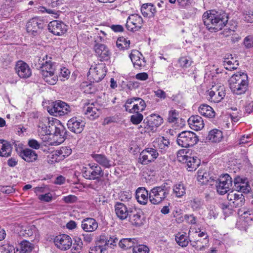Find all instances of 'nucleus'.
Instances as JSON below:
<instances>
[{"label":"nucleus","instance_id":"1","mask_svg":"<svg viewBox=\"0 0 253 253\" xmlns=\"http://www.w3.org/2000/svg\"><path fill=\"white\" fill-rule=\"evenodd\" d=\"M202 18L205 26L211 32L221 30L228 22L227 14L222 11H207L204 12Z\"/></svg>","mask_w":253,"mask_h":253},{"label":"nucleus","instance_id":"2","mask_svg":"<svg viewBox=\"0 0 253 253\" xmlns=\"http://www.w3.org/2000/svg\"><path fill=\"white\" fill-rule=\"evenodd\" d=\"M169 191V187L165 185L154 187L149 192V200L153 205L159 204L167 197Z\"/></svg>","mask_w":253,"mask_h":253},{"label":"nucleus","instance_id":"3","mask_svg":"<svg viewBox=\"0 0 253 253\" xmlns=\"http://www.w3.org/2000/svg\"><path fill=\"white\" fill-rule=\"evenodd\" d=\"M107 68L104 63H98L92 65L89 70L87 78L90 82L98 83L106 76Z\"/></svg>","mask_w":253,"mask_h":253},{"label":"nucleus","instance_id":"4","mask_svg":"<svg viewBox=\"0 0 253 253\" xmlns=\"http://www.w3.org/2000/svg\"><path fill=\"white\" fill-rule=\"evenodd\" d=\"M88 168L83 167L82 173L83 176L86 179L99 181L102 177L104 172L101 167L98 164L93 163L88 165Z\"/></svg>","mask_w":253,"mask_h":253},{"label":"nucleus","instance_id":"5","mask_svg":"<svg viewBox=\"0 0 253 253\" xmlns=\"http://www.w3.org/2000/svg\"><path fill=\"white\" fill-rule=\"evenodd\" d=\"M198 141L196 134L190 131H183L179 133L177 138V143L182 147H189L194 146Z\"/></svg>","mask_w":253,"mask_h":253},{"label":"nucleus","instance_id":"6","mask_svg":"<svg viewBox=\"0 0 253 253\" xmlns=\"http://www.w3.org/2000/svg\"><path fill=\"white\" fill-rule=\"evenodd\" d=\"M47 111L50 115L58 117L68 114L71 111V108L67 103L57 100L48 107Z\"/></svg>","mask_w":253,"mask_h":253},{"label":"nucleus","instance_id":"7","mask_svg":"<svg viewBox=\"0 0 253 253\" xmlns=\"http://www.w3.org/2000/svg\"><path fill=\"white\" fill-rule=\"evenodd\" d=\"M232 185V178L228 174L220 176L215 180L216 190L217 193L220 195H223L227 193L230 190Z\"/></svg>","mask_w":253,"mask_h":253},{"label":"nucleus","instance_id":"8","mask_svg":"<svg viewBox=\"0 0 253 253\" xmlns=\"http://www.w3.org/2000/svg\"><path fill=\"white\" fill-rule=\"evenodd\" d=\"M209 101L218 103L223 99L225 95V89L223 85L216 84L212 85L210 90L208 91Z\"/></svg>","mask_w":253,"mask_h":253},{"label":"nucleus","instance_id":"9","mask_svg":"<svg viewBox=\"0 0 253 253\" xmlns=\"http://www.w3.org/2000/svg\"><path fill=\"white\" fill-rule=\"evenodd\" d=\"M54 121L53 118H40L38 124V132L42 135H50L53 131Z\"/></svg>","mask_w":253,"mask_h":253},{"label":"nucleus","instance_id":"10","mask_svg":"<svg viewBox=\"0 0 253 253\" xmlns=\"http://www.w3.org/2000/svg\"><path fill=\"white\" fill-rule=\"evenodd\" d=\"M159 156L157 149L149 147L143 150L140 154L139 162L142 165H147L154 161Z\"/></svg>","mask_w":253,"mask_h":253},{"label":"nucleus","instance_id":"11","mask_svg":"<svg viewBox=\"0 0 253 253\" xmlns=\"http://www.w3.org/2000/svg\"><path fill=\"white\" fill-rule=\"evenodd\" d=\"M143 24L142 17L138 14H133L127 18L126 27L130 31H137L141 28Z\"/></svg>","mask_w":253,"mask_h":253},{"label":"nucleus","instance_id":"12","mask_svg":"<svg viewBox=\"0 0 253 253\" xmlns=\"http://www.w3.org/2000/svg\"><path fill=\"white\" fill-rule=\"evenodd\" d=\"M43 25L42 20L36 17L33 18L27 23V31L30 35L36 36L40 33Z\"/></svg>","mask_w":253,"mask_h":253},{"label":"nucleus","instance_id":"13","mask_svg":"<svg viewBox=\"0 0 253 253\" xmlns=\"http://www.w3.org/2000/svg\"><path fill=\"white\" fill-rule=\"evenodd\" d=\"M54 243L57 248L62 251L69 249L73 244L71 238L66 234H61L56 236L54 239Z\"/></svg>","mask_w":253,"mask_h":253},{"label":"nucleus","instance_id":"14","mask_svg":"<svg viewBox=\"0 0 253 253\" xmlns=\"http://www.w3.org/2000/svg\"><path fill=\"white\" fill-rule=\"evenodd\" d=\"M94 50L100 61H106L110 59L111 53L106 45L97 43L94 46Z\"/></svg>","mask_w":253,"mask_h":253},{"label":"nucleus","instance_id":"15","mask_svg":"<svg viewBox=\"0 0 253 253\" xmlns=\"http://www.w3.org/2000/svg\"><path fill=\"white\" fill-rule=\"evenodd\" d=\"M16 73L21 78L26 79L32 75L31 70L29 66L25 62L18 61L15 67Z\"/></svg>","mask_w":253,"mask_h":253},{"label":"nucleus","instance_id":"16","mask_svg":"<svg viewBox=\"0 0 253 253\" xmlns=\"http://www.w3.org/2000/svg\"><path fill=\"white\" fill-rule=\"evenodd\" d=\"M85 123L82 120L76 117L70 119L67 123L69 129L75 133H80L84 130Z\"/></svg>","mask_w":253,"mask_h":253},{"label":"nucleus","instance_id":"17","mask_svg":"<svg viewBox=\"0 0 253 253\" xmlns=\"http://www.w3.org/2000/svg\"><path fill=\"white\" fill-rule=\"evenodd\" d=\"M49 31L55 35L60 36L67 31V26L62 22L54 20L48 25Z\"/></svg>","mask_w":253,"mask_h":253},{"label":"nucleus","instance_id":"18","mask_svg":"<svg viewBox=\"0 0 253 253\" xmlns=\"http://www.w3.org/2000/svg\"><path fill=\"white\" fill-rule=\"evenodd\" d=\"M129 57L136 69H140L142 67L145 66L144 58L139 51L137 50H132L129 54Z\"/></svg>","mask_w":253,"mask_h":253},{"label":"nucleus","instance_id":"19","mask_svg":"<svg viewBox=\"0 0 253 253\" xmlns=\"http://www.w3.org/2000/svg\"><path fill=\"white\" fill-rule=\"evenodd\" d=\"M130 209L122 203H117L115 206V211L117 217L121 220L126 219L129 215Z\"/></svg>","mask_w":253,"mask_h":253},{"label":"nucleus","instance_id":"20","mask_svg":"<svg viewBox=\"0 0 253 253\" xmlns=\"http://www.w3.org/2000/svg\"><path fill=\"white\" fill-rule=\"evenodd\" d=\"M238 95L245 93L248 89L249 80L247 74L244 72H238Z\"/></svg>","mask_w":253,"mask_h":253},{"label":"nucleus","instance_id":"21","mask_svg":"<svg viewBox=\"0 0 253 253\" xmlns=\"http://www.w3.org/2000/svg\"><path fill=\"white\" fill-rule=\"evenodd\" d=\"M91 157L96 163L104 168L108 169L113 166V162L105 155L93 154Z\"/></svg>","mask_w":253,"mask_h":253},{"label":"nucleus","instance_id":"22","mask_svg":"<svg viewBox=\"0 0 253 253\" xmlns=\"http://www.w3.org/2000/svg\"><path fill=\"white\" fill-rule=\"evenodd\" d=\"M81 227L84 231L91 232L97 229L98 224L94 218L87 217L82 220Z\"/></svg>","mask_w":253,"mask_h":253},{"label":"nucleus","instance_id":"23","mask_svg":"<svg viewBox=\"0 0 253 253\" xmlns=\"http://www.w3.org/2000/svg\"><path fill=\"white\" fill-rule=\"evenodd\" d=\"M157 12L156 6L152 3H146L142 5L141 12L144 17L153 18Z\"/></svg>","mask_w":253,"mask_h":253},{"label":"nucleus","instance_id":"24","mask_svg":"<svg viewBox=\"0 0 253 253\" xmlns=\"http://www.w3.org/2000/svg\"><path fill=\"white\" fill-rule=\"evenodd\" d=\"M179 159L180 161L187 164L189 171L195 170L199 165V160L196 157H190L185 155Z\"/></svg>","mask_w":253,"mask_h":253},{"label":"nucleus","instance_id":"25","mask_svg":"<svg viewBox=\"0 0 253 253\" xmlns=\"http://www.w3.org/2000/svg\"><path fill=\"white\" fill-rule=\"evenodd\" d=\"M188 123L191 128L196 131L201 130L204 126L203 119L198 115L190 117L188 120Z\"/></svg>","mask_w":253,"mask_h":253},{"label":"nucleus","instance_id":"26","mask_svg":"<svg viewBox=\"0 0 253 253\" xmlns=\"http://www.w3.org/2000/svg\"><path fill=\"white\" fill-rule=\"evenodd\" d=\"M149 196V193L144 187H139L136 191V199L137 202L141 205H145L147 203Z\"/></svg>","mask_w":253,"mask_h":253},{"label":"nucleus","instance_id":"27","mask_svg":"<svg viewBox=\"0 0 253 253\" xmlns=\"http://www.w3.org/2000/svg\"><path fill=\"white\" fill-rule=\"evenodd\" d=\"M141 211L135 208L130 209V212L128 216L130 222L136 226H140L143 223V218L141 215Z\"/></svg>","mask_w":253,"mask_h":253},{"label":"nucleus","instance_id":"28","mask_svg":"<svg viewBox=\"0 0 253 253\" xmlns=\"http://www.w3.org/2000/svg\"><path fill=\"white\" fill-rule=\"evenodd\" d=\"M96 106L97 104L92 103L87 106L84 112L86 117L90 120H93L99 116L100 110Z\"/></svg>","mask_w":253,"mask_h":253},{"label":"nucleus","instance_id":"29","mask_svg":"<svg viewBox=\"0 0 253 253\" xmlns=\"http://www.w3.org/2000/svg\"><path fill=\"white\" fill-rule=\"evenodd\" d=\"M12 147L7 141L0 140V156L8 157L11 156Z\"/></svg>","mask_w":253,"mask_h":253},{"label":"nucleus","instance_id":"30","mask_svg":"<svg viewBox=\"0 0 253 253\" xmlns=\"http://www.w3.org/2000/svg\"><path fill=\"white\" fill-rule=\"evenodd\" d=\"M169 143L168 139L162 137L153 142V146L154 149H158L162 153H165L169 147Z\"/></svg>","mask_w":253,"mask_h":253},{"label":"nucleus","instance_id":"31","mask_svg":"<svg viewBox=\"0 0 253 253\" xmlns=\"http://www.w3.org/2000/svg\"><path fill=\"white\" fill-rule=\"evenodd\" d=\"M198 111L201 115L209 118H213L215 114L213 108L206 104L201 105L198 108Z\"/></svg>","mask_w":253,"mask_h":253},{"label":"nucleus","instance_id":"32","mask_svg":"<svg viewBox=\"0 0 253 253\" xmlns=\"http://www.w3.org/2000/svg\"><path fill=\"white\" fill-rule=\"evenodd\" d=\"M20 157L27 162H33L37 160L38 155L36 152L30 149L26 148Z\"/></svg>","mask_w":253,"mask_h":253},{"label":"nucleus","instance_id":"33","mask_svg":"<svg viewBox=\"0 0 253 253\" xmlns=\"http://www.w3.org/2000/svg\"><path fill=\"white\" fill-rule=\"evenodd\" d=\"M42 76L44 81L50 85L56 84L58 81L57 76L55 74V71H53V70L43 71Z\"/></svg>","mask_w":253,"mask_h":253},{"label":"nucleus","instance_id":"34","mask_svg":"<svg viewBox=\"0 0 253 253\" xmlns=\"http://www.w3.org/2000/svg\"><path fill=\"white\" fill-rule=\"evenodd\" d=\"M138 244V240L136 238H124L120 241L119 245L122 249L127 250L133 248Z\"/></svg>","mask_w":253,"mask_h":253},{"label":"nucleus","instance_id":"35","mask_svg":"<svg viewBox=\"0 0 253 253\" xmlns=\"http://www.w3.org/2000/svg\"><path fill=\"white\" fill-rule=\"evenodd\" d=\"M147 123L150 127H158L163 123V118L159 115L152 114L147 118Z\"/></svg>","mask_w":253,"mask_h":253},{"label":"nucleus","instance_id":"36","mask_svg":"<svg viewBox=\"0 0 253 253\" xmlns=\"http://www.w3.org/2000/svg\"><path fill=\"white\" fill-rule=\"evenodd\" d=\"M51 59V57L48 56L47 55H45L43 57L37 56L34 59L33 64L36 69L41 70L45 64L48 63L49 61H50V59Z\"/></svg>","mask_w":253,"mask_h":253},{"label":"nucleus","instance_id":"37","mask_svg":"<svg viewBox=\"0 0 253 253\" xmlns=\"http://www.w3.org/2000/svg\"><path fill=\"white\" fill-rule=\"evenodd\" d=\"M223 138L222 132L217 129L211 130L208 135L207 138L212 142H219Z\"/></svg>","mask_w":253,"mask_h":253},{"label":"nucleus","instance_id":"38","mask_svg":"<svg viewBox=\"0 0 253 253\" xmlns=\"http://www.w3.org/2000/svg\"><path fill=\"white\" fill-rule=\"evenodd\" d=\"M197 180L201 184H206L208 182L212 181L213 179L210 176L209 172L205 170H199L197 175Z\"/></svg>","mask_w":253,"mask_h":253},{"label":"nucleus","instance_id":"39","mask_svg":"<svg viewBox=\"0 0 253 253\" xmlns=\"http://www.w3.org/2000/svg\"><path fill=\"white\" fill-rule=\"evenodd\" d=\"M200 237H203V240H198L197 242V248L198 250L203 251L208 248L209 246L208 235L205 232H201L198 234Z\"/></svg>","mask_w":253,"mask_h":253},{"label":"nucleus","instance_id":"40","mask_svg":"<svg viewBox=\"0 0 253 253\" xmlns=\"http://www.w3.org/2000/svg\"><path fill=\"white\" fill-rule=\"evenodd\" d=\"M146 107L145 101L140 98H136L135 102H134L131 108L130 113H139L144 110Z\"/></svg>","mask_w":253,"mask_h":253},{"label":"nucleus","instance_id":"41","mask_svg":"<svg viewBox=\"0 0 253 253\" xmlns=\"http://www.w3.org/2000/svg\"><path fill=\"white\" fill-rule=\"evenodd\" d=\"M238 192L247 194L251 190V187L247 178H240L238 176Z\"/></svg>","mask_w":253,"mask_h":253},{"label":"nucleus","instance_id":"42","mask_svg":"<svg viewBox=\"0 0 253 253\" xmlns=\"http://www.w3.org/2000/svg\"><path fill=\"white\" fill-rule=\"evenodd\" d=\"M33 249L32 244L24 240L22 241L16 249V253H30Z\"/></svg>","mask_w":253,"mask_h":253},{"label":"nucleus","instance_id":"43","mask_svg":"<svg viewBox=\"0 0 253 253\" xmlns=\"http://www.w3.org/2000/svg\"><path fill=\"white\" fill-rule=\"evenodd\" d=\"M175 241L182 247H186L189 243V240L186 233H178L175 235Z\"/></svg>","mask_w":253,"mask_h":253},{"label":"nucleus","instance_id":"44","mask_svg":"<svg viewBox=\"0 0 253 253\" xmlns=\"http://www.w3.org/2000/svg\"><path fill=\"white\" fill-rule=\"evenodd\" d=\"M51 135V137L48 138L49 139V144L51 145H58L63 143L65 139V136L54 134H52V133L50 135Z\"/></svg>","mask_w":253,"mask_h":253},{"label":"nucleus","instance_id":"45","mask_svg":"<svg viewBox=\"0 0 253 253\" xmlns=\"http://www.w3.org/2000/svg\"><path fill=\"white\" fill-rule=\"evenodd\" d=\"M57 123V120H55V121H54L53 126V130H54L53 134L66 137V128L62 125L60 124H58L57 125H55V123Z\"/></svg>","mask_w":253,"mask_h":253},{"label":"nucleus","instance_id":"46","mask_svg":"<svg viewBox=\"0 0 253 253\" xmlns=\"http://www.w3.org/2000/svg\"><path fill=\"white\" fill-rule=\"evenodd\" d=\"M237 62L236 59H234L233 57L230 59L229 58H226L223 61V65L225 68L228 70H236L237 67V64H235Z\"/></svg>","mask_w":253,"mask_h":253},{"label":"nucleus","instance_id":"47","mask_svg":"<svg viewBox=\"0 0 253 253\" xmlns=\"http://www.w3.org/2000/svg\"><path fill=\"white\" fill-rule=\"evenodd\" d=\"M129 44V40L123 37L119 38L116 42V45L120 49H127Z\"/></svg>","mask_w":253,"mask_h":253},{"label":"nucleus","instance_id":"48","mask_svg":"<svg viewBox=\"0 0 253 253\" xmlns=\"http://www.w3.org/2000/svg\"><path fill=\"white\" fill-rule=\"evenodd\" d=\"M173 193L178 197L180 198L185 194L186 189L183 184L179 183L174 185L173 189Z\"/></svg>","mask_w":253,"mask_h":253},{"label":"nucleus","instance_id":"49","mask_svg":"<svg viewBox=\"0 0 253 253\" xmlns=\"http://www.w3.org/2000/svg\"><path fill=\"white\" fill-rule=\"evenodd\" d=\"M48 162L51 164L63 160L58 150L51 153L48 156Z\"/></svg>","mask_w":253,"mask_h":253},{"label":"nucleus","instance_id":"50","mask_svg":"<svg viewBox=\"0 0 253 253\" xmlns=\"http://www.w3.org/2000/svg\"><path fill=\"white\" fill-rule=\"evenodd\" d=\"M237 75L233 74L228 80L229 86L233 93L236 94L237 93Z\"/></svg>","mask_w":253,"mask_h":253},{"label":"nucleus","instance_id":"51","mask_svg":"<svg viewBox=\"0 0 253 253\" xmlns=\"http://www.w3.org/2000/svg\"><path fill=\"white\" fill-rule=\"evenodd\" d=\"M100 241H102L103 243L105 242V245L107 246H116L118 239L115 236L110 237L109 239L107 240L104 235H101L100 236Z\"/></svg>","mask_w":253,"mask_h":253},{"label":"nucleus","instance_id":"52","mask_svg":"<svg viewBox=\"0 0 253 253\" xmlns=\"http://www.w3.org/2000/svg\"><path fill=\"white\" fill-rule=\"evenodd\" d=\"M36 232V227L34 225L27 227L24 230L21 231L20 232V236L25 237L32 236L34 233Z\"/></svg>","mask_w":253,"mask_h":253},{"label":"nucleus","instance_id":"53","mask_svg":"<svg viewBox=\"0 0 253 253\" xmlns=\"http://www.w3.org/2000/svg\"><path fill=\"white\" fill-rule=\"evenodd\" d=\"M83 243L82 239L80 238H77L75 240V243L73 244V246L72 249V253H80L83 248Z\"/></svg>","mask_w":253,"mask_h":253},{"label":"nucleus","instance_id":"54","mask_svg":"<svg viewBox=\"0 0 253 253\" xmlns=\"http://www.w3.org/2000/svg\"><path fill=\"white\" fill-rule=\"evenodd\" d=\"M178 62L181 67L187 68L191 66L192 61L189 57H182L179 58Z\"/></svg>","mask_w":253,"mask_h":253},{"label":"nucleus","instance_id":"55","mask_svg":"<svg viewBox=\"0 0 253 253\" xmlns=\"http://www.w3.org/2000/svg\"><path fill=\"white\" fill-rule=\"evenodd\" d=\"M149 248L144 245H137L133 248V253H149Z\"/></svg>","mask_w":253,"mask_h":253},{"label":"nucleus","instance_id":"56","mask_svg":"<svg viewBox=\"0 0 253 253\" xmlns=\"http://www.w3.org/2000/svg\"><path fill=\"white\" fill-rule=\"evenodd\" d=\"M0 253H16V252L13 246L6 244L0 247Z\"/></svg>","mask_w":253,"mask_h":253},{"label":"nucleus","instance_id":"57","mask_svg":"<svg viewBox=\"0 0 253 253\" xmlns=\"http://www.w3.org/2000/svg\"><path fill=\"white\" fill-rule=\"evenodd\" d=\"M143 119V116L141 114L136 113L131 116L130 121L134 125H138L141 122Z\"/></svg>","mask_w":253,"mask_h":253},{"label":"nucleus","instance_id":"58","mask_svg":"<svg viewBox=\"0 0 253 253\" xmlns=\"http://www.w3.org/2000/svg\"><path fill=\"white\" fill-rule=\"evenodd\" d=\"M56 63L55 62H52L51 59H50V61H49V62L43 66V67L41 69V74L42 75V73H43V71H49L50 70H52L53 71H55L56 70V67H55Z\"/></svg>","mask_w":253,"mask_h":253},{"label":"nucleus","instance_id":"59","mask_svg":"<svg viewBox=\"0 0 253 253\" xmlns=\"http://www.w3.org/2000/svg\"><path fill=\"white\" fill-rule=\"evenodd\" d=\"M179 116L178 112L175 110H170L169 113L168 121L174 123L177 121Z\"/></svg>","mask_w":253,"mask_h":253},{"label":"nucleus","instance_id":"60","mask_svg":"<svg viewBox=\"0 0 253 253\" xmlns=\"http://www.w3.org/2000/svg\"><path fill=\"white\" fill-rule=\"evenodd\" d=\"M58 151L59 152L61 158H62L63 160L69 156L72 153L71 149L67 147H63L59 150H58Z\"/></svg>","mask_w":253,"mask_h":253},{"label":"nucleus","instance_id":"61","mask_svg":"<svg viewBox=\"0 0 253 253\" xmlns=\"http://www.w3.org/2000/svg\"><path fill=\"white\" fill-rule=\"evenodd\" d=\"M227 199L229 201V204L231 206L236 207L235 203L237 199V194L236 193H235L233 191H231L227 195Z\"/></svg>","mask_w":253,"mask_h":253},{"label":"nucleus","instance_id":"62","mask_svg":"<svg viewBox=\"0 0 253 253\" xmlns=\"http://www.w3.org/2000/svg\"><path fill=\"white\" fill-rule=\"evenodd\" d=\"M70 71L66 68L64 67L60 69V72L59 76L60 78H61V80L65 81L68 79L70 76Z\"/></svg>","mask_w":253,"mask_h":253},{"label":"nucleus","instance_id":"63","mask_svg":"<svg viewBox=\"0 0 253 253\" xmlns=\"http://www.w3.org/2000/svg\"><path fill=\"white\" fill-rule=\"evenodd\" d=\"M13 145L14 146L15 151L17 154L20 156L24 151L23 144L19 141H14L13 142Z\"/></svg>","mask_w":253,"mask_h":253},{"label":"nucleus","instance_id":"64","mask_svg":"<svg viewBox=\"0 0 253 253\" xmlns=\"http://www.w3.org/2000/svg\"><path fill=\"white\" fill-rule=\"evenodd\" d=\"M244 43L247 48H251L253 46V36L249 35L246 37L244 40Z\"/></svg>","mask_w":253,"mask_h":253}]
</instances>
